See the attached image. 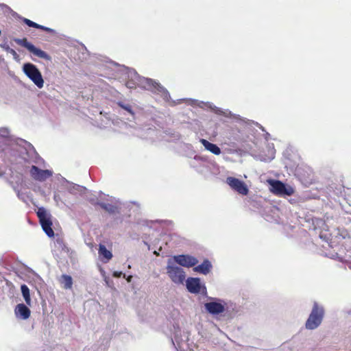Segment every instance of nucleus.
<instances>
[{"mask_svg": "<svg viewBox=\"0 0 351 351\" xmlns=\"http://www.w3.org/2000/svg\"><path fill=\"white\" fill-rule=\"evenodd\" d=\"M324 316V309L323 306L319 305L316 302H314L312 311L306 321L305 327L308 330L317 328L322 322Z\"/></svg>", "mask_w": 351, "mask_h": 351, "instance_id": "1", "label": "nucleus"}, {"mask_svg": "<svg viewBox=\"0 0 351 351\" xmlns=\"http://www.w3.org/2000/svg\"><path fill=\"white\" fill-rule=\"evenodd\" d=\"M36 214L43 231L49 237H53L54 236V232L52 229L53 223L51 215L47 213V210L43 207L38 208Z\"/></svg>", "mask_w": 351, "mask_h": 351, "instance_id": "2", "label": "nucleus"}, {"mask_svg": "<svg viewBox=\"0 0 351 351\" xmlns=\"http://www.w3.org/2000/svg\"><path fill=\"white\" fill-rule=\"evenodd\" d=\"M167 273L170 279L176 284H183L186 274L183 269L178 266L167 265Z\"/></svg>", "mask_w": 351, "mask_h": 351, "instance_id": "3", "label": "nucleus"}, {"mask_svg": "<svg viewBox=\"0 0 351 351\" xmlns=\"http://www.w3.org/2000/svg\"><path fill=\"white\" fill-rule=\"evenodd\" d=\"M25 75L34 83L39 88L44 86V80L41 73L37 67H23Z\"/></svg>", "mask_w": 351, "mask_h": 351, "instance_id": "4", "label": "nucleus"}, {"mask_svg": "<svg viewBox=\"0 0 351 351\" xmlns=\"http://www.w3.org/2000/svg\"><path fill=\"white\" fill-rule=\"evenodd\" d=\"M16 42L18 44L21 45L22 47H25L31 53H32L34 56H36L40 58L50 60L49 56L45 51L36 48L33 44L28 42L27 38H24L22 39H17L16 40Z\"/></svg>", "mask_w": 351, "mask_h": 351, "instance_id": "5", "label": "nucleus"}, {"mask_svg": "<svg viewBox=\"0 0 351 351\" xmlns=\"http://www.w3.org/2000/svg\"><path fill=\"white\" fill-rule=\"evenodd\" d=\"M271 191L277 195H291L294 193V190L291 186H287L284 183L279 180H272L271 182Z\"/></svg>", "mask_w": 351, "mask_h": 351, "instance_id": "6", "label": "nucleus"}, {"mask_svg": "<svg viewBox=\"0 0 351 351\" xmlns=\"http://www.w3.org/2000/svg\"><path fill=\"white\" fill-rule=\"evenodd\" d=\"M226 183L232 189L241 195H246L249 192V189L245 182L234 177H228Z\"/></svg>", "mask_w": 351, "mask_h": 351, "instance_id": "7", "label": "nucleus"}, {"mask_svg": "<svg viewBox=\"0 0 351 351\" xmlns=\"http://www.w3.org/2000/svg\"><path fill=\"white\" fill-rule=\"evenodd\" d=\"M174 261L181 266L191 267L198 263V261L194 256L190 255H177L173 256Z\"/></svg>", "mask_w": 351, "mask_h": 351, "instance_id": "8", "label": "nucleus"}, {"mask_svg": "<svg viewBox=\"0 0 351 351\" xmlns=\"http://www.w3.org/2000/svg\"><path fill=\"white\" fill-rule=\"evenodd\" d=\"M31 176L36 180L44 181L47 178L52 176V173L49 170H43L35 165H32L30 169Z\"/></svg>", "mask_w": 351, "mask_h": 351, "instance_id": "9", "label": "nucleus"}, {"mask_svg": "<svg viewBox=\"0 0 351 351\" xmlns=\"http://www.w3.org/2000/svg\"><path fill=\"white\" fill-rule=\"evenodd\" d=\"M186 288L188 291L192 293H199L202 286L201 285L200 280L198 278H189L186 281ZM203 289H205L203 287Z\"/></svg>", "mask_w": 351, "mask_h": 351, "instance_id": "10", "label": "nucleus"}, {"mask_svg": "<svg viewBox=\"0 0 351 351\" xmlns=\"http://www.w3.org/2000/svg\"><path fill=\"white\" fill-rule=\"evenodd\" d=\"M206 311L213 315H218L224 311L225 308L223 304L216 302H210L205 304Z\"/></svg>", "mask_w": 351, "mask_h": 351, "instance_id": "11", "label": "nucleus"}, {"mask_svg": "<svg viewBox=\"0 0 351 351\" xmlns=\"http://www.w3.org/2000/svg\"><path fill=\"white\" fill-rule=\"evenodd\" d=\"M143 82L147 88L154 93H163L166 90L159 83L150 78H145Z\"/></svg>", "mask_w": 351, "mask_h": 351, "instance_id": "12", "label": "nucleus"}, {"mask_svg": "<svg viewBox=\"0 0 351 351\" xmlns=\"http://www.w3.org/2000/svg\"><path fill=\"white\" fill-rule=\"evenodd\" d=\"M14 313L17 317H20L22 319H28L31 315L29 308L24 304H17Z\"/></svg>", "mask_w": 351, "mask_h": 351, "instance_id": "13", "label": "nucleus"}, {"mask_svg": "<svg viewBox=\"0 0 351 351\" xmlns=\"http://www.w3.org/2000/svg\"><path fill=\"white\" fill-rule=\"evenodd\" d=\"M200 142L204 145L205 149L208 150L211 153L215 155H219L221 154V149L217 145L210 143L209 141L204 138L201 139Z\"/></svg>", "mask_w": 351, "mask_h": 351, "instance_id": "14", "label": "nucleus"}, {"mask_svg": "<svg viewBox=\"0 0 351 351\" xmlns=\"http://www.w3.org/2000/svg\"><path fill=\"white\" fill-rule=\"evenodd\" d=\"M212 265L208 260H204V262L195 267L193 270L196 272L201 273L203 274H207L210 272Z\"/></svg>", "mask_w": 351, "mask_h": 351, "instance_id": "15", "label": "nucleus"}, {"mask_svg": "<svg viewBox=\"0 0 351 351\" xmlns=\"http://www.w3.org/2000/svg\"><path fill=\"white\" fill-rule=\"evenodd\" d=\"M22 21L26 24L27 26L30 27H34V28H36V29H42V30H44L45 32H53V29L49 28V27H45L43 25H39L28 19H26V18H23L22 19Z\"/></svg>", "mask_w": 351, "mask_h": 351, "instance_id": "16", "label": "nucleus"}, {"mask_svg": "<svg viewBox=\"0 0 351 351\" xmlns=\"http://www.w3.org/2000/svg\"><path fill=\"white\" fill-rule=\"evenodd\" d=\"M97 204L110 214L118 213L119 212V208L116 205L106 204L104 202H97Z\"/></svg>", "mask_w": 351, "mask_h": 351, "instance_id": "17", "label": "nucleus"}, {"mask_svg": "<svg viewBox=\"0 0 351 351\" xmlns=\"http://www.w3.org/2000/svg\"><path fill=\"white\" fill-rule=\"evenodd\" d=\"M60 282L64 289H70L72 288L73 280L71 276L63 274L60 278Z\"/></svg>", "mask_w": 351, "mask_h": 351, "instance_id": "18", "label": "nucleus"}, {"mask_svg": "<svg viewBox=\"0 0 351 351\" xmlns=\"http://www.w3.org/2000/svg\"><path fill=\"white\" fill-rule=\"evenodd\" d=\"M99 254L106 259L105 262H108L112 257L111 252L108 250L106 246L102 244H100L99 246Z\"/></svg>", "mask_w": 351, "mask_h": 351, "instance_id": "19", "label": "nucleus"}, {"mask_svg": "<svg viewBox=\"0 0 351 351\" xmlns=\"http://www.w3.org/2000/svg\"><path fill=\"white\" fill-rule=\"evenodd\" d=\"M21 292L23 294V296L24 298V300L27 305H30L31 304V298H30V294H29V289L28 287L25 285H21Z\"/></svg>", "mask_w": 351, "mask_h": 351, "instance_id": "20", "label": "nucleus"}, {"mask_svg": "<svg viewBox=\"0 0 351 351\" xmlns=\"http://www.w3.org/2000/svg\"><path fill=\"white\" fill-rule=\"evenodd\" d=\"M117 105L121 107V108L125 110L126 111H128L130 114L132 115H134V112L132 108V106L129 104H124L123 102L121 101H119L117 102Z\"/></svg>", "mask_w": 351, "mask_h": 351, "instance_id": "21", "label": "nucleus"}, {"mask_svg": "<svg viewBox=\"0 0 351 351\" xmlns=\"http://www.w3.org/2000/svg\"><path fill=\"white\" fill-rule=\"evenodd\" d=\"M125 86L128 87V88H133L135 87V83L132 81H128L125 83Z\"/></svg>", "mask_w": 351, "mask_h": 351, "instance_id": "22", "label": "nucleus"}, {"mask_svg": "<svg viewBox=\"0 0 351 351\" xmlns=\"http://www.w3.org/2000/svg\"><path fill=\"white\" fill-rule=\"evenodd\" d=\"M106 63L108 64L110 66H121L119 64H118L114 61H112V60L106 61Z\"/></svg>", "mask_w": 351, "mask_h": 351, "instance_id": "23", "label": "nucleus"}, {"mask_svg": "<svg viewBox=\"0 0 351 351\" xmlns=\"http://www.w3.org/2000/svg\"><path fill=\"white\" fill-rule=\"evenodd\" d=\"M122 275H123V276H124V277H125V275L124 274H123L121 271H115V272H114V274H113V276H114V277H117V278H120Z\"/></svg>", "mask_w": 351, "mask_h": 351, "instance_id": "24", "label": "nucleus"}, {"mask_svg": "<svg viewBox=\"0 0 351 351\" xmlns=\"http://www.w3.org/2000/svg\"><path fill=\"white\" fill-rule=\"evenodd\" d=\"M129 72L131 73V74H134V75H137V73L136 72L135 70L132 69L131 71H129Z\"/></svg>", "mask_w": 351, "mask_h": 351, "instance_id": "25", "label": "nucleus"}, {"mask_svg": "<svg viewBox=\"0 0 351 351\" xmlns=\"http://www.w3.org/2000/svg\"><path fill=\"white\" fill-rule=\"evenodd\" d=\"M23 66H34V64H31V63H25L24 64Z\"/></svg>", "mask_w": 351, "mask_h": 351, "instance_id": "26", "label": "nucleus"}, {"mask_svg": "<svg viewBox=\"0 0 351 351\" xmlns=\"http://www.w3.org/2000/svg\"><path fill=\"white\" fill-rule=\"evenodd\" d=\"M132 276H129L127 278V281H128V282H130V281H131V280H132Z\"/></svg>", "mask_w": 351, "mask_h": 351, "instance_id": "27", "label": "nucleus"}, {"mask_svg": "<svg viewBox=\"0 0 351 351\" xmlns=\"http://www.w3.org/2000/svg\"><path fill=\"white\" fill-rule=\"evenodd\" d=\"M10 50H11L12 53H13V54H16L14 50H13V49H10Z\"/></svg>", "mask_w": 351, "mask_h": 351, "instance_id": "28", "label": "nucleus"}, {"mask_svg": "<svg viewBox=\"0 0 351 351\" xmlns=\"http://www.w3.org/2000/svg\"><path fill=\"white\" fill-rule=\"evenodd\" d=\"M3 175V173H0V176H2Z\"/></svg>", "mask_w": 351, "mask_h": 351, "instance_id": "29", "label": "nucleus"}]
</instances>
